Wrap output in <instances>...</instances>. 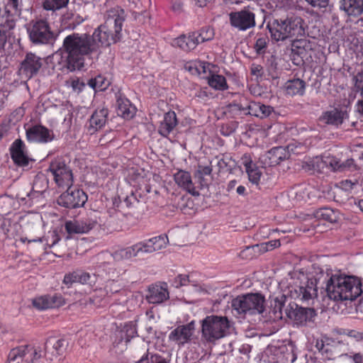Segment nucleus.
I'll return each instance as SVG.
<instances>
[{"label": "nucleus", "mask_w": 363, "mask_h": 363, "mask_svg": "<svg viewBox=\"0 0 363 363\" xmlns=\"http://www.w3.org/2000/svg\"><path fill=\"white\" fill-rule=\"evenodd\" d=\"M125 18V10L116 6L106 11L104 23L96 28L92 35L73 33L66 36L62 44L66 56L57 52L54 57L60 66L59 69L70 72L81 69L86 57H98L102 48L120 41Z\"/></svg>", "instance_id": "1"}, {"label": "nucleus", "mask_w": 363, "mask_h": 363, "mask_svg": "<svg viewBox=\"0 0 363 363\" xmlns=\"http://www.w3.org/2000/svg\"><path fill=\"white\" fill-rule=\"evenodd\" d=\"M326 293L330 299L335 301H354L363 294V285L354 276L334 274L327 281Z\"/></svg>", "instance_id": "2"}, {"label": "nucleus", "mask_w": 363, "mask_h": 363, "mask_svg": "<svg viewBox=\"0 0 363 363\" xmlns=\"http://www.w3.org/2000/svg\"><path fill=\"white\" fill-rule=\"evenodd\" d=\"M272 40L284 41L289 38H298L305 34L302 26V19L298 17H291L285 19L273 18L267 23Z\"/></svg>", "instance_id": "3"}, {"label": "nucleus", "mask_w": 363, "mask_h": 363, "mask_svg": "<svg viewBox=\"0 0 363 363\" xmlns=\"http://www.w3.org/2000/svg\"><path fill=\"white\" fill-rule=\"evenodd\" d=\"M231 323L226 316L210 315L201 321V337L213 342L230 334Z\"/></svg>", "instance_id": "4"}, {"label": "nucleus", "mask_w": 363, "mask_h": 363, "mask_svg": "<svg viewBox=\"0 0 363 363\" xmlns=\"http://www.w3.org/2000/svg\"><path fill=\"white\" fill-rule=\"evenodd\" d=\"M264 296L259 294L238 296L231 303L233 313L238 316L262 313L264 310Z\"/></svg>", "instance_id": "5"}, {"label": "nucleus", "mask_w": 363, "mask_h": 363, "mask_svg": "<svg viewBox=\"0 0 363 363\" xmlns=\"http://www.w3.org/2000/svg\"><path fill=\"white\" fill-rule=\"evenodd\" d=\"M27 33L30 42L36 45L50 44L55 40L50 23L44 19L30 21L27 27Z\"/></svg>", "instance_id": "6"}, {"label": "nucleus", "mask_w": 363, "mask_h": 363, "mask_svg": "<svg viewBox=\"0 0 363 363\" xmlns=\"http://www.w3.org/2000/svg\"><path fill=\"white\" fill-rule=\"evenodd\" d=\"M48 171L51 174L59 189H64L72 186L74 182L72 171L62 158L57 157L53 160Z\"/></svg>", "instance_id": "7"}, {"label": "nucleus", "mask_w": 363, "mask_h": 363, "mask_svg": "<svg viewBox=\"0 0 363 363\" xmlns=\"http://www.w3.org/2000/svg\"><path fill=\"white\" fill-rule=\"evenodd\" d=\"M289 296L302 303L310 304L318 296L316 281L307 279L304 282H301L299 285L292 286L289 289Z\"/></svg>", "instance_id": "8"}, {"label": "nucleus", "mask_w": 363, "mask_h": 363, "mask_svg": "<svg viewBox=\"0 0 363 363\" xmlns=\"http://www.w3.org/2000/svg\"><path fill=\"white\" fill-rule=\"evenodd\" d=\"M338 158L331 155L308 157L303 162V169L311 174L323 173L325 169L333 171L338 168Z\"/></svg>", "instance_id": "9"}, {"label": "nucleus", "mask_w": 363, "mask_h": 363, "mask_svg": "<svg viewBox=\"0 0 363 363\" xmlns=\"http://www.w3.org/2000/svg\"><path fill=\"white\" fill-rule=\"evenodd\" d=\"M66 189L67 190L58 198V204L67 208L84 206L88 199L86 194L82 189L72 187V186Z\"/></svg>", "instance_id": "10"}, {"label": "nucleus", "mask_w": 363, "mask_h": 363, "mask_svg": "<svg viewBox=\"0 0 363 363\" xmlns=\"http://www.w3.org/2000/svg\"><path fill=\"white\" fill-rule=\"evenodd\" d=\"M229 21L232 27L241 31L254 28L256 25L255 14L247 7L240 11L230 12Z\"/></svg>", "instance_id": "11"}, {"label": "nucleus", "mask_w": 363, "mask_h": 363, "mask_svg": "<svg viewBox=\"0 0 363 363\" xmlns=\"http://www.w3.org/2000/svg\"><path fill=\"white\" fill-rule=\"evenodd\" d=\"M150 250L146 240L138 242L131 246L115 251L113 258L116 262L128 260L143 254H150Z\"/></svg>", "instance_id": "12"}, {"label": "nucleus", "mask_w": 363, "mask_h": 363, "mask_svg": "<svg viewBox=\"0 0 363 363\" xmlns=\"http://www.w3.org/2000/svg\"><path fill=\"white\" fill-rule=\"evenodd\" d=\"M269 352L270 363H294L297 358L292 344L272 347Z\"/></svg>", "instance_id": "13"}, {"label": "nucleus", "mask_w": 363, "mask_h": 363, "mask_svg": "<svg viewBox=\"0 0 363 363\" xmlns=\"http://www.w3.org/2000/svg\"><path fill=\"white\" fill-rule=\"evenodd\" d=\"M65 304V298L60 294H45L32 299L33 306L38 311L59 308Z\"/></svg>", "instance_id": "14"}, {"label": "nucleus", "mask_w": 363, "mask_h": 363, "mask_svg": "<svg viewBox=\"0 0 363 363\" xmlns=\"http://www.w3.org/2000/svg\"><path fill=\"white\" fill-rule=\"evenodd\" d=\"M195 330L194 321L177 326L169 334L168 339L170 342L177 344L179 347L191 341Z\"/></svg>", "instance_id": "15"}, {"label": "nucleus", "mask_w": 363, "mask_h": 363, "mask_svg": "<svg viewBox=\"0 0 363 363\" xmlns=\"http://www.w3.org/2000/svg\"><path fill=\"white\" fill-rule=\"evenodd\" d=\"M290 150H293L291 145H289L286 147L282 146L274 147L262 155L259 159L265 166H276L281 161L289 157Z\"/></svg>", "instance_id": "16"}, {"label": "nucleus", "mask_w": 363, "mask_h": 363, "mask_svg": "<svg viewBox=\"0 0 363 363\" xmlns=\"http://www.w3.org/2000/svg\"><path fill=\"white\" fill-rule=\"evenodd\" d=\"M26 137L29 143H48L54 139L52 131L41 124H36L27 128Z\"/></svg>", "instance_id": "17"}, {"label": "nucleus", "mask_w": 363, "mask_h": 363, "mask_svg": "<svg viewBox=\"0 0 363 363\" xmlns=\"http://www.w3.org/2000/svg\"><path fill=\"white\" fill-rule=\"evenodd\" d=\"M42 65V58L33 53H28L21 64L19 74L29 79L38 73Z\"/></svg>", "instance_id": "18"}, {"label": "nucleus", "mask_w": 363, "mask_h": 363, "mask_svg": "<svg viewBox=\"0 0 363 363\" xmlns=\"http://www.w3.org/2000/svg\"><path fill=\"white\" fill-rule=\"evenodd\" d=\"M11 160L18 167H26L30 161H33L28 155L24 142L18 138L15 140L9 148Z\"/></svg>", "instance_id": "19"}, {"label": "nucleus", "mask_w": 363, "mask_h": 363, "mask_svg": "<svg viewBox=\"0 0 363 363\" xmlns=\"http://www.w3.org/2000/svg\"><path fill=\"white\" fill-rule=\"evenodd\" d=\"M67 347V343L64 339L49 337L45 344V357L52 360L58 356L62 355Z\"/></svg>", "instance_id": "20"}, {"label": "nucleus", "mask_w": 363, "mask_h": 363, "mask_svg": "<svg viewBox=\"0 0 363 363\" xmlns=\"http://www.w3.org/2000/svg\"><path fill=\"white\" fill-rule=\"evenodd\" d=\"M289 318L294 320L296 325H304L307 321L311 320L316 315L312 308H305L296 304V308L291 307L287 313Z\"/></svg>", "instance_id": "21"}, {"label": "nucleus", "mask_w": 363, "mask_h": 363, "mask_svg": "<svg viewBox=\"0 0 363 363\" xmlns=\"http://www.w3.org/2000/svg\"><path fill=\"white\" fill-rule=\"evenodd\" d=\"M174 180L178 186L191 195L194 196L199 195V192L194 186L191 179V174L189 172L182 169L177 171L174 174Z\"/></svg>", "instance_id": "22"}, {"label": "nucleus", "mask_w": 363, "mask_h": 363, "mask_svg": "<svg viewBox=\"0 0 363 363\" xmlns=\"http://www.w3.org/2000/svg\"><path fill=\"white\" fill-rule=\"evenodd\" d=\"M108 116V110L105 107H99L91 116L88 129L91 134L101 129L106 125Z\"/></svg>", "instance_id": "23"}, {"label": "nucleus", "mask_w": 363, "mask_h": 363, "mask_svg": "<svg viewBox=\"0 0 363 363\" xmlns=\"http://www.w3.org/2000/svg\"><path fill=\"white\" fill-rule=\"evenodd\" d=\"M96 225V223L91 220H68L65 223V228L69 235L82 234L89 232Z\"/></svg>", "instance_id": "24"}, {"label": "nucleus", "mask_w": 363, "mask_h": 363, "mask_svg": "<svg viewBox=\"0 0 363 363\" xmlns=\"http://www.w3.org/2000/svg\"><path fill=\"white\" fill-rule=\"evenodd\" d=\"M169 291L166 284L164 286L152 285L148 290L147 300L150 303L159 304L169 298Z\"/></svg>", "instance_id": "25"}, {"label": "nucleus", "mask_w": 363, "mask_h": 363, "mask_svg": "<svg viewBox=\"0 0 363 363\" xmlns=\"http://www.w3.org/2000/svg\"><path fill=\"white\" fill-rule=\"evenodd\" d=\"M172 45L177 47L185 52H189L194 50L198 45V39L196 33L192 32L188 35H181L178 38H174Z\"/></svg>", "instance_id": "26"}, {"label": "nucleus", "mask_w": 363, "mask_h": 363, "mask_svg": "<svg viewBox=\"0 0 363 363\" xmlns=\"http://www.w3.org/2000/svg\"><path fill=\"white\" fill-rule=\"evenodd\" d=\"M178 124L176 113L169 111L164 115L163 120L158 127V133L162 137L167 138L174 130Z\"/></svg>", "instance_id": "27"}, {"label": "nucleus", "mask_w": 363, "mask_h": 363, "mask_svg": "<svg viewBox=\"0 0 363 363\" xmlns=\"http://www.w3.org/2000/svg\"><path fill=\"white\" fill-rule=\"evenodd\" d=\"M345 113L337 108H333L323 113L320 118V121L328 124L335 126H339L343 123Z\"/></svg>", "instance_id": "28"}, {"label": "nucleus", "mask_w": 363, "mask_h": 363, "mask_svg": "<svg viewBox=\"0 0 363 363\" xmlns=\"http://www.w3.org/2000/svg\"><path fill=\"white\" fill-rule=\"evenodd\" d=\"M285 90L291 96L303 95L306 89V82L301 79L288 80L285 84Z\"/></svg>", "instance_id": "29"}, {"label": "nucleus", "mask_w": 363, "mask_h": 363, "mask_svg": "<svg viewBox=\"0 0 363 363\" xmlns=\"http://www.w3.org/2000/svg\"><path fill=\"white\" fill-rule=\"evenodd\" d=\"M341 8L350 16H359L363 12V0H342Z\"/></svg>", "instance_id": "30"}, {"label": "nucleus", "mask_w": 363, "mask_h": 363, "mask_svg": "<svg viewBox=\"0 0 363 363\" xmlns=\"http://www.w3.org/2000/svg\"><path fill=\"white\" fill-rule=\"evenodd\" d=\"M207 79L208 84L216 90L224 91L228 89L226 79L223 75L211 74L208 77Z\"/></svg>", "instance_id": "31"}, {"label": "nucleus", "mask_w": 363, "mask_h": 363, "mask_svg": "<svg viewBox=\"0 0 363 363\" xmlns=\"http://www.w3.org/2000/svg\"><path fill=\"white\" fill-rule=\"evenodd\" d=\"M118 114L124 118H130L134 116V108L132 107L128 99L119 98L117 99Z\"/></svg>", "instance_id": "32"}, {"label": "nucleus", "mask_w": 363, "mask_h": 363, "mask_svg": "<svg viewBox=\"0 0 363 363\" xmlns=\"http://www.w3.org/2000/svg\"><path fill=\"white\" fill-rule=\"evenodd\" d=\"M145 240L149 246L150 252L153 253L166 247L168 238L167 235H159Z\"/></svg>", "instance_id": "33"}, {"label": "nucleus", "mask_w": 363, "mask_h": 363, "mask_svg": "<svg viewBox=\"0 0 363 363\" xmlns=\"http://www.w3.org/2000/svg\"><path fill=\"white\" fill-rule=\"evenodd\" d=\"M87 84L95 91H104L110 85V82L103 75L99 74L89 79Z\"/></svg>", "instance_id": "34"}, {"label": "nucleus", "mask_w": 363, "mask_h": 363, "mask_svg": "<svg viewBox=\"0 0 363 363\" xmlns=\"http://www.w3.org/2000/svg\"><path fill=\"white\" fill-rule=\"evenodd\" d=\"M315 217L333 223L337 220L338 213L330 208H322L316 211Z\"/></svg>", "instance_id": "35"}, {"label": "nucleus", "mask_w": 363, "mask_h": 363, "mask_svg": "<svg viewBox=\"0 0 363 363\" xmlns=\"http://www.w3.org/2000/svg\"><path fill=\"white\" fill-rule=\"evenodd\" d=\"M16 26V21L13 15L5 13L0 16V31L6 34V32L13 29Z\"/></svg>", "instance_id": "36"}, {"label": "nucleus", "mask_w": 363, "mask_h": 363, "mask_svg": "<svg viewBox=\"0 0 363 363\" xmlns=\"http://www.w3.org/2000/svg\"><path fill=\"white\" fill-rule=\"evenodd\" d=\"M252 104L255 102L249 101L245 96H241L239 102L235 103L233 106L240 111L241 114L252 116Z\"/></svg>", "instance_id": "37"}, {"label": "nucleus", "mask_w": 363, "mask_h": 363, "mask_svg": "<svg viewBox=\"0 0 363 363\" xmlns=\"http://www.w3.org/2000/svg\"><path fill=\"white\" fill-rule=\"evenodd\" d=\"M28 348V345H21L13 348L9 353L8 361L11 362L18 361V359H23V358L27 355V350Z\"/></svg>", "instance_id": "38"}, {"label": "nucleus", "mask_w": 363, "mask_h": 363, "mask_svg": "<svg viewBox=\"0 0 363 363\" xmlns=\"http://www.w3.org/2000/svg\"><path fill=\"white\" fill-rule=\"evenodd\" d=\"M252 116L262 118L269 116L273 111V108L270 106L255 102V104H252Z\"/></svg>", "instance_id": "39"}, {"label": "nucleus", "mask_w": 363, "mask_h": 363, "mask_svg": "<svg viewBox=\"0 0 363 363\" xmlns=\"http://www.w3.org/2000/svg\"><path fill=\"white\" fill-rule=\"evenodd\" d=\"M69 0H44L43 8L46 11H55L67 6Z\"/></svg>", "instance_id": "40"}, {"label": "nucleus", "mask_w": 363, "mask_h": 363, "mask_svg": "<svg viewBox=\"0 0 363 363\" xmlns=\"http://www.w3.org/2000/svg\"><path fill=\"white\" fill-rule=\"evenodd\" d=\"M133 181L135 182L133 185L137 186L138 189L143 193L145 192L147 194L151 191V186L148 183V179L140 173L134 172Z\"/></svg>", "instance_id": "41"}, {"label": "nucleus", "mask_w": 363, "mask_h": 363, "mask_svg": "<svg viewBox=\"0 0 363 363\" xmlns=\"http://www.w3.org/2000/svg\"><path fill=\"white\" fill-rule=\"evenodd\" d=\"M286 301V296L284 295H280L276 297L271 302V308L273 313L276 318L282 317V309L284 307Z\"/></svg>", "instance_id": "42"}, {"label": "nucleus", "mask_w": 363, "mask_h": 363, "mask_svg": "<svg viewBox=\"0 0 363 363\" xmlns=\"http://www.w3.org/2000/svg\"><path fill=\"white\" fill-rule=\"evenodd\" d=\"M269 42V38L266 34H258L255 44L254 45V49L257 54H264L266 52Z\"/></svg>", "instance_id": "43"}, {"label": "nucleus", "mask_w": 363, "mask_h": 363, "mask_svg": "<svg viewBox=\"0 0 363 363\" xmlns=\"http://www.w3.org/2000/svg\"><path fill=\"white\" fill-rule=\"evenodd\" d=\"M198 39V45L206 41L211 40L215 35L214 30L210 26L202 28L199 31L195 32Z\"/></svg>", "instance_id": "44"}, {"label": "nucleus", "mask_w": 363, "mask_h": 363, "mask_svg": "<svg viewBox=\"0 0 363 363\" xmlns=\"http://www.w3.org/2000/svg\"><path fill=\"white\" fill-rule=\"evenodd\" d=\"M29 345V348L27 350V360L32 362L40 359L45 356V350H43L40 346Z\"/></svg>", "instance_id": "45"}, {"label": "nucleus", "mask_w": 363, "mask_h": 363, "mask_svg": "<svg viewBox=\"0 0 363 363\" xmlns=\"http://www.w3.org/2000/svg\"><path fill=\"white\" fill-rule=\"evenodd\" d=\"M246 172L248 175L249 180L252 184H259L262 176V172H260V170L259 169L256 164L250 168L249 169H247Z\"/></svg>", "instance_id": "46"}, {"label": "nucleus", "mask_w": 363, "mask_h": 363, "mask_svg": "<svg viewBox=\"0 0 363 363\" xmlns=\"http://www.w3.org/2000/svg\"><path fill=\"white\" fill-rule=\"evenodd\" d=\"M338 168L333 169V171L343 172L345 170H354L357 169V166L354 164L353 159H348L342 163L338 159Z\"/></svg>", "instance_id": "47"}, {"label": "nucleus", "mask_w": 363, "mask_h": 363, "mask_svg": "<svg viewBox=\"0 0 363 363\" xmlns=\"http://www.w3.org/2000/svg\"><path fill=\"white\" fill-rule=\"evenodd\" d=\"M78 276V282L82 284H89L91 285L92 283L94 282V281L92 279L91 275L86 272L82 271H77Z\"/></svg>", "instance_id": "48"}, {"label": "nucleus", "mask_w": 363, "mask_h": 363, "mask_svg": "<svg viewBox=\"0 0 363 363\" xmlns=\"http://www.w3.org/2000/svg\"><path fill=\"white\" fill-rule=\"evenodd\" d=\"M77 276L78 274L77 271L66 274L64 277L63 283L68 287H70L73 284L79 283Z\"/></svg>", "instance_id": "49"}, {"label": "nucleus", "mask_w": 363, "mask_h": 363, "mask_svg": "<svg viewBox=\"0 0 363 363\" xmlns=\"http://www.w3.org/2000/svg\"><path fill=\"white\" fill-rule=\"evenodd\" d=\"M124 330H125V341H130V339L134 336V334L136 333L135 329L132 326L131 324L125 325L124 327ZM121 333V340L124 339V330L120 331Z\"/></svg>", "instance_id": "50"}, {"label": "nucleus", "mask_w": 363, "mask_h": 363, "mask_svg": "<svg viewBox=\"0 0 363 363\" xmlns=\"http://www.w3.org/2000/svg\"><path fill=\"white\" fill-rule=\"evenodd\" d=\"M357 182H352L350 179H345L340 182L337 186L345 191H350L355 186H357Z\"/></svg>", "instance_id": "51"}, {"label": "nucleus", "mask_w": 363, "mask_h": 363, "mask_svg": "<svg viewBox=\"0 0 363 363\" xmlns=\"http://www.w3.org/2000/svg\"><path fill=\"white\" fill-rule=\"evenodd\" d=\"M240 165L245 167V171L256 164L252 162L251 155L249 153L244 154L240 158Z\"/></svg>", "instance_id": "52"}, {"label": "nucleus", "mask_w": 363, "mask_h": 363, "mask_svg": "<svg viewBox=\"0 0 363 363\" xmlns=\"http://www.w3.org/2000/svg\"><path fill=\"white\" fill-rule=\"evenodd\" d=\"M313 7L318 9H325L329 4V0H305Z\"/></svg>", "instance_id": "53"}, {"label": "nucleus", "mask_w": 363, "mask_h": 363, "mask_svg": "<svg viewBox=\"0 0 363 363\" xmlns=\"http://www.w3.org/2000/svg\"><path fill=\"white\" fill-rule=\"evenodd\" d=\"M189 283V278L188 275L179 274L174 280L176 287L186 286Z\"/></svg>", "instance_id": "54"}, {"label": "nucleus", "mask_w": 363, "mask_h": 363, "mask_svg": "<svg viewBox=\"0 0 363 363\" xmlns=\"http://www.w3.org/2000/svg\"><path fill=\"white\" fill-rule=\"evenodd\" d=\"M139 201L135 193L132 192L130 195L127 196L124 199V203L128 208L133 207L135 203H138Z\"/></svg>", "instance_id": "55"}, {"label": "nucleus", "mask_w": 363, "mask_h": 363, "mask_svg": "<svg viewBox=\"0 0 363 363\" xmlns=\"http://www.w3.org/2000/svg\"><path fill=\"white\" fill-rule=\"evenodd\" d=\"M212 168L210 166H202L199 165L196 171V174L199 178H202L203 176H208L211 174Z\"/></svg>", "instance_id": "56"}, {"label": "nucleus", "mask_w": 363, "mask_h": 363, "mask_svg": "<svg viewBox=\"0 0 363 363\" xmlns=\"http://www.w3.org/2000/svg\"><path fill=\"white\" fill-rule=\"evenodd\" d=\"M72 87L74 91H77L79 92L82 91L85 86V83L79 79H73L72 81Z\"/></svg>", "instance_id": "57"}, {"label": "nucleus", "mask_w": 363, "mask_h": 363, "mask_svg": "<svg viewBox=\"0 0 363 363\" xmlns=\"http://www.w3.org/2000/svg\"><path fill=\"white\" fill-rule=\"evenodd\" d=\"M251 74L257 77H261L263 74V68L261 65H252Z\"/></svg>", "instance_id": "58"}, {"label": "nucleus", "mask_w": 363, "mask_h": 363, "mask_svg": "<svg viewBox=\"0 0 363 363\" xmlns=\"http://www.w3.org/2000/svg\"><path fill=\"white\" fill-rule=\"evenodd\" d=\"M106 289L107 294H109V293H111V294L117 293L120 291L119 289L116 286V283L113 281L112 283H111L110 285H107L106 286Z\"/></svg>", "instance_id": "59"}, {"label": "nucleus", "mask_w": 363, "mask_h": 363, "mask_svg": "<svg viewBox=\"0 0 363 363\" xmlns=\"http://www.w3.org/2000/svg\"><path fill=\"white\" fill-rule=\"evenodd\" d=\"M9 4L16 11H21V0H9Z\"/></svg>", "instance_id": "60"}, {"label": "nucleus", "mask_w": 363, "mask_h": 363, "mask_svg": "<svg viewBox=\"0 0 363 363\" xmlns=\"http://www.w3.org/2000/svg\"><path fill=\"white\" fill-rule=\"evenodd\" d=\"M295 198L297 201H301L305 199L306 194L302 188H298L295 191Z\"/></svg>", "instance_id": "61"}, {"label": "nucleus", "mask_w": 363, "mask_h": 363, "mask_svg": "<svg viewBox=\"0 0 363 363\" xmlns=\"http://www.w3.org/2000/svg\"><path fill=\"white\" fill-rule=\"evenodd\" d=\"M136 363H168V362L164 359H161L159 361L154 362V361L152 359H151V361H150L147 357L146 358L142 357Z\"/></svg>", "instance_id": "62"}, {"label": "nucleus", "mask_w": 363, "mask_h": 363, "mask_svg": "<svg viewBox=\"0 0 363 363\" xmlns=\"http://www.w3.org/2000/svg\"><path fill=\"white\" fill-rule=\"evenodd\" d=\"M352 357L354 363H363V353H355Z\"/></svg>", "instance_id": "63"}, {"label": "nucleus", "mask_w": 363, "mask_h": 363, "mask_svg": "<svg viewBox=\"0 0 363 363\" xmlns=\"http://www.w3.org/2000/svg\"><path fill=\"white\" fill-rule=\"evenodd\" d=\"M6 34H4V33H1L0 31V50H4L5 44L6 43Z\"/></svg>", "instance_id": "64"}]
</instances>
